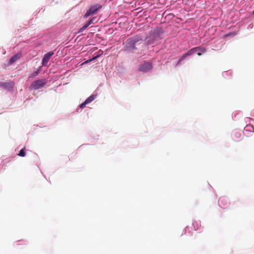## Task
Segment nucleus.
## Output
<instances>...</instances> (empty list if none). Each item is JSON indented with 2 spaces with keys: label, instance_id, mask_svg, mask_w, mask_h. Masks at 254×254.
Here are the masks:
<instances>
[{
  "label": "nucleus",
  "instance_id": "nucleus-1",
  "mask_svg": "<svg viewBox=\"0 0 254 254\" xmlns=\"http://www.w3.org/2000/svg\"><path fill=\"white\" fill-rule=\"evenodd\" d=\"M47 83L46 79H41L33 81L29 86L30 90H36L44 87Z\"/></svg>",
  "mask_w": 254,
  "mask_h": 254
},
{
  "label": "nucleus",
  "instance_id": "nucleus-2",
  "mask_svg": "<svg viewBox=\"0 0 254 254\" xmlns=\"http://www.w3.org/2000/svg\"><path fill=\"white\" fill-rule=\"evenodd\" d=\"M142 39L141 36L136 35L128 39L127 41V46L132 49H136L135 45L138 42L142 41Z\"/></svg>",
  "mask_w": 254,
  "mask_h": 254
},
{
  "label": "nucleus",
  "instance_id": "nucleus-3",
  "mask_svg": "<svg viewBox=\"0 0 254 254\" xmlns=\"http://www.w3.org/2000/svg\"><path fill=\"white\" fill-rule=\"evenodd\" d=\"M102 6L99 3L90 6L89 9L86 11L84 15L85 18H87L91 15H93L98 12V11L102 8Z\"/></svg>",
  "mask_w": 254,
  "mask_h": 254
},
{
  "label": "nucleus",
  "instance_id": "nucleus-4",
  "mask_svg": "<svg viewBox=\"0 0 254 254\" xmlns=\"http://www.w3.org/2000/svg\"><path fill=\"white\" fill-rule=\"evenodd\" d=\"M152 68V65L151 63L144 62L139 65L138 70L142 72H147L151 70Z\"/></svg>",
  "mask_w": 254,
  "mask_h": 254
},
{
  "label": "nucleus",
  "instance_id": "nucleus-5",
  "mask_svg": "<svg viewBox=\"0 0 254 254\" xmlns=\"http://www.w3.org/2000/svg\"><path fill=\"white\" fill-rule=\"evenodd\" d=\"M54 53L53 51H51L46 54L43 59H42V65H46L49 62L51 57L54 55Z\"/></svg>",
  "mask_w": 254,
  "mask_h": 254
},
{
  "label": "nucleus",
  "instance_id": "nucleus-6",
  "mask_svg": "<svg viewBox=\"0 0 254 254\" xmlns=\"http://www.w3.org/2000/svg\"><path fill=\"white\" fill-rule=\"evenodd\" d=\"M21 56V54L20 53H18L14 56H13L11 58L9 61V63L10 64L14 63L16 61H17L18 59H19Z\"/></svg>",
  "mask_w": 254,
  "mask_h": 254
},
{
  "label": "nucleus",
  "instance_id": "nucleus-7",
  "mask_svg": "<svg viewBox=\"0 0 254 254\" xmlns=\"http://www.w3.org/2000/svg\"><path fill=\"white\" fill-rule=\"evenodd\" d=\"M200 50V47H195L189 50L187 53H186V54L188 56H189L192 55L194 53H196V52L199 51Z\"/></svg>",
  "mask_w": 254,
  "mask_h": 254
},
{
  "label": "nucleus",
  "instance_id": "nucleus-8",
  "mask_svg": "<svg viewBox=\"0 0 254 254\" xmlns=\"http://www.w3.org/2000/svg\"><path fill=\"white\" fill-rule=\"evenodd\" d=\"M3 84V85L0 86V87H2L5 88L7 87H12L13 86V83L12 82H1Z\"/></svg>",
  "mask_w": 254,
  "mask_h": 254
},
{
  "label": "nucleus",
  "instance_id": "nucleus-9",
  "mask_svg": "<svg viewBox=\"0 0 254 254\" xmlns=\"http://www.w3.org/2000/svg\"><path fill=\"white\" fill-rule=\"evenodd\" d=\"M97 96V95H92L91 96H90L88 98H87L86 100H85V101L86 102V103L87 104H89L90 103H91L92 101H93L96 97Z\"/></svg>",
  "mask_w": 254,
  "mask_h": 254
},
{
  "label": "nucleus",
  "instance_id": "nucleus-10",
  "mask_svg": "<svg viewBox=\"0 0 254 254\" xmlns=\"http://www.w3.org/2000/svg\"><path fill=\"white\" fill-rule=\"evenodd\" d=\"M40 69H38L36 71H34L33 73L30 74L29 76V78H34V77L37 76L38 75L39 73L40 72Z\"/></svg>",
  "mask_w": 254,
  "mask_h": 254
},
{
  "label": "nucleus",
  "instance_id": "nucleus-11",
  "mask_svg": "<svg viewBox=\"0 0 254 254\" xmlns=\"http://www.w3.org/2000/svg\"><path fill=\"white\" fill-rule=\"evenodd\" d=\"M188 57V56L187 55L186 53L184 55H183L181 58L178 61V64H180V63L183 61L184 60V59H185L186 58V57Z\"/></svg>",
  "mask_w": 254,
  "mask_h": 254
},
{
  "label": "nucleus",
  "instance_id": "nucleus-12",
  "mask_svg": "<svg viewBox=\"0 0 254 254\" xmlns=\"http://www.w3.org/2000/svg\"><path fill=\"white\" fill-rule=\"evenodd\" d=\"M90 25L87 23H86L79 30V32H82L84 30H85Z\"/></svg>",
  "mask_w": 254,
  "mask_h": 254
},
{
  "label": "nucleus",
  "instance_id": "nucleus-13",
  "mask_svg": "<svg viewBox=\"0 0 254 254\" xmlns=\"http://www.w3.org/2000/svg\"><path fill=\"white\" fill-rule=\"evenodd\" d=\"M24 149H22L18 153V155L21 157H24L25 156V153L24 152Z\"/></svg>",
  "mask_w": 254,
  "mask_h": 254
},
{
  "label": "nucleus",
  "instance_id": "nucleus-14",
  "mask_svg": "<svg viewBox=\"0 0 254 254\" xmlns=\"http://www.w3.org/2000/svg\"><path fill=\"white\" fill-rule=\"evenodd\" d=\"M95 19H96V17H94L92 18L91 19H90V20L87 22L88 24H89V25H90V24H92V23H94V20H95Z\"/></svg>",
  "mask_w": 254,
  "mask_h": 254
},
{
  "label": "nucleus",
  "instance_id": "nucleus-15",
  "mask_svg": "<svg viewBox=\"0 0 254 254\" xmlns=\"http://www.w3.org/2000/svg\"><path fill=\"white\" fill-rule=\"evenodd\" d=\"M86 104H87V103L85 101L83 103H82V104H80V108H84L85 107Z\"/></svg>",
  "mask_w": 254,
  "mask_h": 254
},
{
  "label": "nucleus",
  "instance_id": "nucleus-16",
  "mask_svg": "<svg viewBox=\"0 0 254 254\" xmlns=\"http://www.w3.org/2000/svg\"><path fill=\"white\" fill-rule=\"evenodd\" d=\"M200 52H204V50H203V49H201L200 48V50L199 51L196 52L197 53V55L198 56H200L201 55V53H200Z\"/></svg>",
  "mask_w": 254,
  "mask_h": 254
},
{
  "label": "nucleus",
  "instance_id": "nucleus-17",
  "mask_svg": "<svg viewBox=\"0 0 254 254\" xmlns=\"http://www.w3.org/2000/svg\"><path fill=\"white\" fill-rule=\"evenodd\" d=\"M98 57V56H96V57H93L92 59L89 60H88V61H86V63H88V62H90V61H93V60H95V59H96Z\"/></svg>",
  "mask_w": 254,
  "mask_h": 254
},
{
  "label": "nucleus",
  "instance_id": "nucleus-18",
  "mask_svg": "<svg viewBox=\"0 0 254 254\" xmlns=\"http://www.w3.org/2000/svg\"><path fill=\"white\" fill-rule=\"evenodd\" d=\"M98 57V56H96V57H93L92 59L89 60H88V61H86V63H88V62H90V61H93V60H95V59H96Z\"/></svg>",
  "mask_w": 254,
  "mask_h": 254
},
{
  "label": "nucleus",
  "instance_id": "nucleus-19",
  "mask_svg": "<svg viewBox=\"0 0 254 254\" xmlns=\"http://www.w3.org/2000/svg\"><path fill=\"white\" fill-rule=\"evenodd\" d=\"M224 200H225V198H221L220 201L222 202V201H223Z\"/></svg>",
  "mask_w": 254,
  "mask_h": 254
},
{
  "label": "nucleus",
  "instance_id": "nucleus-20",
  "mask_svg": "<svg viewBox=\"0 0 254 254\" xmlns=\"http://www.w3.org/2000/svg\"><path fill=\"white\" fill-rule=\"evenodd\" d=\"M1 85H3V84L2 83H1V82H0V86Z\"/></svg>",
  "mask_w": 254,
  "mask_h": 254
},
{
  "label": "nucleus",
  "instance_id": "nucleus-21",
  "mask_svg": "<svg viewBox=\"0 0 254 254\" xmlns=\"http://www.w3.org/2000/svg\"><path fill=\"white\" fill-rule=\"evenodd\" d=\"M253 14H254V10L253 12Z\"/></svg>",
  "mask_w": 254,
  "mask_h": 254
}]
</instances>
